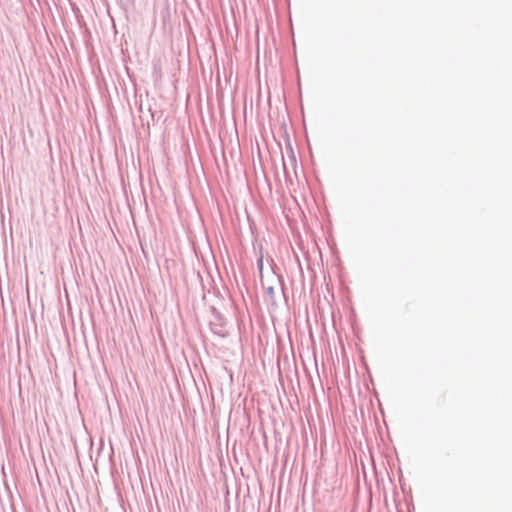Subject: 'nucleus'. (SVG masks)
<instances>
[{"instance_id": "f257e3e1", "label": "nucleus", "mask_w": 512, "mask_h": 512, "mask_svg": "<svg viewBox=\"0 0 512 512\" xmlns=\"http://www.w3.org/2000/svg\"><path fill=\"white\" fill-rule=\"evenodd\" d=\"M258 267H259V271H260V274L262 273V269H263V255H260L259 259H258Z\"/></svg>"}]
</instances>
